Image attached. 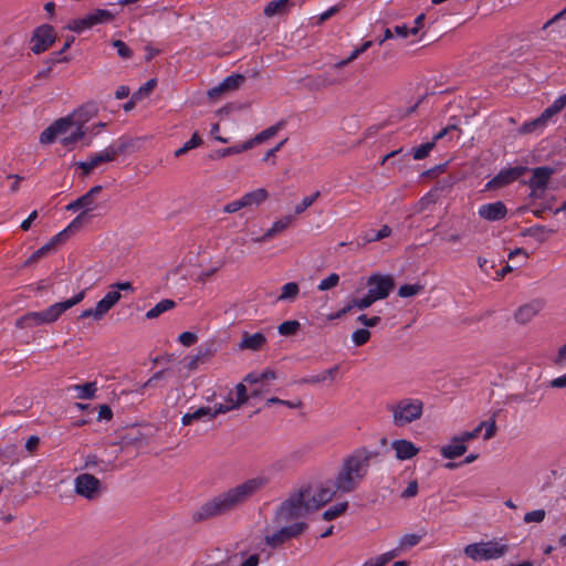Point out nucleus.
<instances>
[{"instance_id": "1", "label": "nucleus", "mask_w": 566, "mask_h": 566, "mask_svg": "<svg viewBox=\"0 0 566 566\" xmlns=\"http://www.w3.org/2000/svg\"><path fill=\"white\" fill-rule=\"evenodd\" d=\"M269 482L264 475L248 479L206 502L195 513L193 518L203 521L232 512L263 490Z\"/></svg>"}, {"instance_id": "18", "label": "nucleus", "mask_w": 566, "mask_h": 566, "mask_svg": "<svg viewBox=\"0 0 566 566\" xmlns=\"http://www.w3.org/2000/svg\"><path fill=\"white\" fill-rule=\"evenodd\" d=\"M507 209L502 201L484 203L479 207L478 214L488 221H499L506 217Z\"/></svg>"}, {"instance_id": "31", "label": "nucleus", "mask_w": 566, "mask_h": 566, "mask_svg": "<svg viewBox=\"0 0 566 566\" xmlns=\"http://www.w3.org/2000/svg\"><path fill=\"white\" fill-rule=\"evenodd\" d=\"M552 233H555L554 229H547L544 226L535 224V226H532V227L525 229L522 232V235L532 237L538 242H544V241H546L548 234H552Z\"/></svg>"}, {"instance_id": "51", "label": "nucleus", "mask_w": 566, "mask_h": 566, "mask_svg": "<svg viewBox=\"0 0 566 566\" xmlns=\"http://www.w3.org/2000/svg\"><path fill=\"white\" fill-rule=\"evenodd\" d=\"M423 290L421 284H405L401 285L398 290V295L400 297H410L415 296Z\"/></svg>"}, {"instance_id": "41", "label": "nucleus", "mask_w": 566, "mask_h": 566, "mask_svg": "<svg viewBox=\"0 0 566 566\" xmlns=\"http://www.w3.org/2000/svg\"><path fill=\"white\" fill-rule=\"evenodd\" d=\"M201 144H202V138L200 137V135L198 133H195L192 135V137L184 144L182 147L178 148L175 151V156L180 157V156L187 154L189 150L200 146Z\"/></svg>"}, {"instance_id": "47", "label": "nucleus", "mask_w": 566, "mask_h": 566, "mask_svg": "<svg viewBox=\"0 0 566 566\" xmlns=\"http://www.w3.org/2000/svg\"><path fill=\"white\" fill-rule=\"evenodd\" d=\"M235 395H237L235 401H233V399L231 397H229L228 400L230 402H232L235 406V408L238 409L243 403H245L249 399V396L247 392V387L242 382H240L235 386Z\"/></svg>"}, {"instance_id": "10", "label": "nucleus", "mask_w": 566, "mask_h": 566, "mask_svg": "<svg viewBox=\"0 0 566 566\" xmlns=\"http://www.w3.org/2000/svg\"><path fill=\"white\" fill-rule=\"evenodd\" d=\"M300 489L304 493L305 501L312 512L317 511L339 493V490H336L334 485V481H332V486H319L316 490H313L311 486H302Z\"/></svg>"}, {"instance_id": "15", "label": "nucleus", "mask_w": 566, "mask_h": 566, "mask_svg": "<svg viewBox=\"0 0 566 566\" xmlns=\"http://www.w3.org/2000/svg\"><path fill=\"white\" fill-rule=\"evenodd\" d=\"M565 106H566V101L560 95L553 102V104L551 106H548L541 114L539 117H537L536 119H534L530 123H525L523 126V130L526 133H531L537 127L545 126L552 119V117L555 116L556 114H558Z\"/></svg>"}, {"instance_id": "36", "label": "nucleus", "mask_w": 566, "mask_h": 566, "mask_svg": "<svg viewBox=\"0 0 566 566\" xmlns=\"http://www.w3.org/2000/svg\"><path fill=\"white\" fill-rule=\"evenodd\" d=\"M251 149V143L244 142L241 145H235L222 149H218L214 154L210 155L212 159L224 158L228 156L237 155L242 151Z\"/></svg>"}, {"instance_id": "58", "label": "nucleus", "mask_w": 566, "mask_h": 566, "mask_svg": "<svg viewBox=\"0 0 566 566\" xmlns=\"http://www.w3.org/2000/svg\"><path fill=\"white\" fill-rule=\"evenodd\" d=\"M233 409H237V408L232 402H230V405L217 403V405H214L213 408L210 407L209 420H212L218 415L226 413Z\"/></svg>"}, {"instance_id": "38", "label": "nucleus", "mask_w": 566, "mask_h": 566, "mask_svg": "<svg viewBox=\"0 0 566 566\" xmlns=\"http://www.w3.org/2000/svg\"><path fill=\"white\" fill-rule=\"evenodd\" d=\"M298 292H300L298 284L295 282H289L282 286L281 294L277 296L276 301L277 302H284V301L293 302L297 297Z\"/></svg>"}, {"instance_id": "33", "label": "nucleus", "mask_w": 566, "mask_h": 566, "mask_svg": "<svg viewBox=\"0 0 566 566\" xmlns=\"http://www.w3.org/2000/svg\"><path fill=\"white\" fill-rule=\"evenodd\" d=\"M391 234V229L388 226H382L379 230H368L361 235V245L367 243L380 241Z\"/></svg>"}, {"instance_id": "7", "label": "nucleus", "mask_w": 566, "mask_h": 566, "mask_svg": "<svg viewBox=\"0 0 566 566\" xmlns=\"http://www.w3.org/2000/svg\"><path fill=\"white\" fill-rule=\"evenodd\" d=\"M463 552L474 562L499 559L509 552V545L501 541L480 542L467 545Z\"/></svg>"}, {"instance_id": "46", "label": "nucleus", "mask_w": 566, "mask_h": 566, "mask_svg": "<svg viewBox=\"0 0 566 566\" xmlns=\"http://www.w3.org/2000/svg\"><path fill=\"white\" fill-rule=\"evenodd\" d=\"M210 356L209 352H199L198 354L190 356L187 358L186 368L188 370H195L198 366L206 361V359Z\"/></svg>"}, {"instance_id": "37", "label": "nucleus", "mask_w": 566, "mask_h": 566, "mask_svg": "<svg viewBox=\"0 0 566 566\" xmlns=\"http://www.w3.org/2000/svg\"><path fill=\"white\" fill-rule=\"evenodd\" d=\"M210 407H200L193 411H189L185 413L181 418V423L184 426H190L193 421H199L205 418L209 419Z\"/></svg>"}, {"instance_id": "12", "label": "nucleus", "mask_w": 566, "mask_h": 566, "mask_svg": "<svg viewBox=\"0 0 566 566\" xmlns=\"http://www.w3.org/2000/svg\"><path fill=\"white\" fill-rule=\"evenodd\" d=\"M75 492L87 500H96L102 492L101 481L92 474L82 473L74 480Z\"/></svg>"}, {"instance_id": "63", "label": "nucleus", "mask_w": 566, "mask_h": 566, "mask_svg": "<svg viewBox=\"0 0 566 566\" xmlns=\"http://www.w3.org/2000/svg\"><path fill=\"white\" fill-rule=\"evenodd\" d=\"M394 32L399 38H407L409 34L416 35L418 33V27L409 28L406 24L396 25Z\"/></svg>"}, {"instance_id": "17", "label": "nucleus", "mask_w": 566, "mask_h": 566, "mask_svg": "<svg viewBox=\"0 0 566 566\" xmlns=\"http://www.w3.org/2000/svg\"><path fill=\"white\" fill-rule=\"evenodd\" d=\"M72 128L70 126V120L65 117L55 120L48 128H45L40 135L41 144H51L55 140V138L60 135H70Z\"/></svg>"}, {"instance_id": "25", "label": "nucleus", "mask_w": 566, "mask_h": 566, "mask_svg": "<svg viewBox=\"0 0 566 566\" xmlns=\"http://www.w3.org/2000/svg\"><path fill=\"white\" fill-rule=\"evenodd\" d=\"M467 446L455 436L449 444L441 448V455L446 459L453 460L467 452Z\"/></svg>"}, {"instance_id": "6", "label": "nucleus", "mask_w": 566, "mask_h": 566, "mask_svg": "<svg viewBox=\"0 0 566 566\" xmlns=\"http://www.w3.org/2000/svg\"><path fill=\"white\" fill-rule=\"evenodd\" d=\"M97 112L98 107L95 103H86L74 111L71 115L66 116L65 118L70 120L72 132L70 135L64 136L61 139V143L65 147H71L82 139L86 133L84 130L85 123L93 118Z\"/></svg>"}, {"instance_id": "45", "label": "nucleus", "mask_w": 566, "mask_h": 566, "mask_svg": "<svg viewBox=\"0 0 566 566\" xmlns=\"http://www.w3.org/2000/svg\"><path fill=\"white\" fill-rule=\"evenodd\" d=\"M17 452V447L15 446H7L4 447L3 449H0V462L2 464H6V463H15L18 462V457L15 454Z\"/></svg>"}, {"instance_id": "19", "label": "nucleus", "mask_w": 566, "mask_h": 566, "mask_svg": "<svg viewBox=\"0 0 566 566\" xmlns=\"http://www.w3.org/2000/svg\"><path fill=\"white\" fill-rule=\"evenodd\" d=\"M245 81L242 74H232L227 76L218 86L212 87L208 91L209 97L213 98L219 96L221 93L238 90Z\"/></svg>"}, {"instance_id": "52", "label": "nucleus", "mask_w": 566, "mask_h": 566, "mask_svg": "<svg viewBox=\"0 0 566 566\" xmlns=\"http://www.w3.org/2000/svg\"><path fill=\"white\" fill-rule=\"evenodd\" d=\"M421 535L406 534L399 541L400 549L406 551L419 544Z\"/></svg>"}, {"instance_id": "4", "label": "nucleus", "mask_w": 566, "mask_h": 566, "mask_svg": "<svg viewBox=\"0 0 566 566\" xmlns=\"http://www.w3.org/2000/svg\"><path fill=\"white\" fill-rule=\"evenodd\" d=\"M312 513L301 489L292 492L275 510L273 521L276 524L289 523Z\"/></svg>"}, {"instance_id": "11", "label": "nucleus", "mask_w": 566, "mask_h": 566, "mask_svg": "<svg viewBox=\"0 0 566 566\" xmlns=\"http://www.w3.org/2000/svg\"><path fill=\"white\" fill-rule=\"evenodd\" d=\"M368 293L376 301L385 300L395 287L392 276L387 274L374 273L367 280Z\"/></svg>"}, {"instance_id": "13", "label": "nucleus", "mask_w": 566, "mask_h": 566, "mask_svg": "<svg viewBox=\"0 0 566 566\" xmlns=\"http://www.w3.org/2000/svg\"><path fill=\"white\" fill-rule=\"evenodd\" d=\"M55 40L54 29L50 24H42L36 28L31 39V51L34 54H40L46 51Z\"/></svg>"}, {"instance_id": "59", "label": "nucleus", "mask_w": 566, "mask_h": 566, "mask_svg": "<svg viewBox=\"0 0 566 566\" xmlns=\"http://www.w3.org/2000/svg\"><path fill=\"white\" fill-rule=\"evenodd\" d=\"M545 516H546V513L544 510H534V511L527 512L524 515L523 521L525 523H541L544 521Z\"/></svg>"}, {"instance_id": "28", "label": "nucleus", "mask_w": 566, "mask_h": 566, "mask_svg": "<svg viewBox=\"0 0 566 566\" xmlns=\"http://www.w3.org/2000/svg\"><path fill=\"white\" fill-rule=\"evenodd\" d=\"M122 295L118 291H109L106 295L97 302L96 311L102 318L105 314L120 300Z\"/></svg>"}, {"instance_id": "8", "label": "nucleus", "mask_w": 566, "mask_h": 566, "mask_svg": "<svg viewBox=\"0 0 566 566\" xmlns=\"http://www.w3.org/2000/svg\"><path fill=\"white\" fill-rule=\"evenodd\" d=\"M527 172H532V177L526 181V185L531 189L530 197L533 199L543 198L552 176L556 170L548 166H542L532 169L528 168Z\"/></svg>"}, {"instance_id": "20", "label": "nucleus", "mask_w": 566, "mask_h": 566, "mask_svg": "<svg viewBox=\"0 0 566 566\" xmlns=\"http://www.w3.org/2000/svg\"><path fill=\"white\" fill-rule=\"evenodd\" d=\"M113 160H114V158L111 155L108 147H106L105 149L93 154L87 161L78 163L77 166H78V168H81L83 170V174L85 176H87L92 172L93 169H95L99 165H102L104 163H109Z\"/></svg>"}, {"instance_id": "35", "label": "nucleus", "mask_w": 566, "mask_h": 566, "mask_svg": "<svg viewBox=\"0 0 566 566\" xmlns=\"http://www.w3.org/2000/svg\"><path fill=\"white\" fill-rule=\"evenodd\" d=\"M91 25L111 22L115 18V13L106 9H95L87 14Z\"/></svg>"}, {"instance_id": "40", "label": "nucleus", "mask_w": 566, "mask_h": 566, "mask_svg": "<svg viewBox=\"0 0 566 566\" xmlns=\"http://www.w3.org/2000/svg\"><path fill=\"white\" fill-rule=\"evenodd\" d=\"M434 148V142H427L410 150V155L415 160H421L429 156L430 151Z\"/></svg>"}, {"instance_id": "3", "label": "nucleus", "mask_w": 566, "mask_h": 566, "mask_svg": "<svg viewBox=\"0 0 566 566\" xmlns=\"http://www.w3.org/2000/svg\"><path fill=\"white\" fill-rule=\"evenodd\" d=\"M85 291H81L70 300L64 302L54 303L46 310L41 312H29L21 317L17 318L15 327L20 329L33 328L43 324L54 323L60 316L71 307L75 306L83 301Z\"/></svg>"}, {"instance_id": "32", "label": "nucleus", "mask_w": 566, "mask_h": 566, "mask_svg": "<svg viewBox=\"0 0 566 566\" xmlns=\"http://www.w3.org/2000/svg\"><path fill=\"white\" fill-rule=\"evenodd\" d=\"M176 306V302L170 298L161 300L159 303H157L154 307H151L146 313L147 319H154L159 317L161 314L172 310Z\"/></svg>"}, {"instance_id": "50", "label": "nucleus", "mask_w": 566, "mask_h": 566, "mask_svg": "<svg viewBox=\"0 0 566 566\" xmlns=\"http://www.w3.org/2000/svg\"><path fill=\"white\" fill-rule=\"evenodd\" d=\"M400 551H401L400 546H398L397 548H395L390 552H387V553L378 556L375 559H369V562H371V564L374 566H385L388 562H390L391 559L397 557L399 555Z\"/></svg>"}, {"instance_id": "62", "label": "nucleus", "mask_w": 566, "mask_h": 566, "mask_svg": "<svg viewBox=\"0 0 566 566\" xmlns=\"http://www.w3.org/2000/svg\"><path fill=\"white\" fill-rule=\"evenodd\" d=\"M113 46L116 49L117 54L123 59H129L133 54L132 50L122 40L113 41Z\"/></svg>"}, {"instance_id": "5", "label": "nucleus", "mask_w": 566, "mask_h": 566, "mask_svg": "<svg viewBox=\"0 0 566 566\" xmlns=\"http://www.w3.org/2000/svg\"><path fill=\"white\" fill-rule=\"evenodd\" d=\"M424 405L418 398H402L387 406L391 412L392 423L400 428L405 427L422 417Z\"/></svg>"}, {"instance_id": "64", "label": "nucleus", "mask_w": 566, "mask_h": 566, "mask_svg": "<svg viewBox=\"0 0 566 566\" xmlns=\"http://www.w3.org/2000/svg\"><path fill=\"white\" fill-rule=\"evenodd\" d=\"M178 340L184 346H192L197 343L198 336L192 332H184L178 336Z\"/></svg>"}, {"instance_id": "24", "label": "nucleus", "mask_w": 566, "mask_h": 566, "mask_svg": "<svg viewBox=\"0 0 566 566\" xmlns=\"http://www.w3.org/2000/svg\"><path fill=\"white\" fill-rule=\"evenodd\" d=\"M265 343L266 337L262 333L249 334L248 332H244L238 346L241 350H259L264 346Z\"/></svg>"}, {"instance_id": "53", "label": "nucleus", "mask_w": 566, "mask_h": 566, "mask_svg": "<svg viewBox=\"0 0 566 566\" xmlns=\"http://www.w3.org/2000/svg\"><path fill=\"white\" fill-rule=\"evenodd\" d=\"M321 196L319 191L314 192L311 196L304 197L303 200L295 206V213L301 214L303 213L307 208H310Z\"/></svg>"}, {"instance_id": "43", "label": "nucleus", "mask_w": 566, "mask_h": 566, "mask_svg": "<svg viewBox=\"0 0 566 566\" xmlns=\"http://www.w3.org/2000/svg\"><path fill=\"white\" fill-rule=\"evenodd\" d=\"M375 302L377 301L374 300V297L367 292V294L364 295L363 297L353 298L348 303L352 306V310L358 308L363 311L370 307Z\"/></svg>"}, {"instance_id": "29", "label": "nucleus", "mask_w": 566, "mask_h": 566, "mask_svg": "<svg viewBox=\"0 0 566 566\" xmlns=\"http://www.w3.org/2000/svg\"><path fill=\"white\" fill-rule=\"evenodd\" d=\"M111 155L115 159L119 155H125L135 149V142L130 138L120 137L108 146Z\"/></svg>"}, {"instance_id": "2", "label": "nucleus", "mask_w": 566, "mask_h": 566, "mask_svg": "<svg viewBox=\"0 0 566 566\" xmlns=\"http://www.w3.org/2000/svg\"><path fill=\"white\" fill-rule=\"evenodd\" d=\"M379 455L378 451L359 447L344 455L334 475V485L340 494L357 491L368 475L371 461Z\"/></svg>"}, {"instance_id": "27", "label": "nucleus", "mask_w": 566, "mask_h": 566, "mask_svg": "<svg viewBox=\"0 0 566 566\" xmlns=\"http://www.w3.org/2000/svg\"><path fill=\"white\" fill-rule=\"evenodd\" d=\"M292 7V0H273L265 6L264 15L272 18L274 15L285 14Z\"/></svg>"}, {"instance_id": "44", "label": "nucleus", "mask_w": 566, "mask_h": 566, "mask_svg": "<svg viewBox=\"0 0 566 566\" xmlns=\"http://www.w3.org/2000/svg\"><path fill=\"white\" fill-rule=\"evenodd\" d=\"M55 247L50 241L46 244L42 245L40 249H38L27 261L25 265L32 264L33 262H36L39 259L50 254L51 252L55 251Z\"/></svg>"}, {"instance_id": "61", "label": "nucleus", "mask_w": 566, "mask_h": 566, "mask_svg": "<svg viewBox=\"0 0 566 566\" xmlns=\"http://www.w3.org/2000/svg\"><path fill=\"white\" fill-rule=\"evenodd\" d=\"M78 203H81L82 212H85V216H88V212L95 208V201L87 192L78 198Z\"/></svg>"}, {"instance_id": "57", "label": "nucleus", "mask_w": 566, "mask_h": 566, "mask_svg": "<svg viewBox=\"0 0 566 566\" xmlns=\"http://www.w3.org/2000/svg\"><path fill=\"white\" fill-rule=\"evenodd\" d=\"M339 282V275L336 273L329 274L327 277L322 280L318 284L319 291H327L332 287H335Z\"/></svg>"}, {"instance_id": "49", "label": "nucleus", "mask_w": 566, "mask_h": 566, "mask_svg": "<svg viewBox=\"0 0 566 566\" xmlns=\"http://www.w3.org/2000/svg\"><path fill=\"white\" fill-rule=\"evenodd\" d=\"M400 551H401L400 546H398L397 548H395L390 552H387V553L378 556L375 559H369V562H371V564L374 566H385L388 562H390L391 559L397 557L399 555Z\"/></svg>"}, {"instance_id": "9", "label": "nucleus", "mask_w": 566, "mask_h": 566, "mask_svg": "<svg viewBox=\"0 0 566 566\" xmlns=\"http://www.w3.org/2000/svg\"><path fill=\"white\" fill-rule=\"evenodd\" d=\"M307 526L305 522H295L291 525L282 526L274 533L265 535L264 543L275 549L290 539L301 536L307 530Z\"/></svg>"}, {"instance_id": "34", "label": "nucleus", "mask_w": 566, "mask_h": 566, "mask_svg": "<svg viewBox=\"0 0 566 566\" xmlns=\"http://www.w3.org/2000/svg\"><path fill=\"white\" fill-rule=\"evenodd\" d=\"M70 389H73L77 392V395H76L77 399H82V400L93 399L97 391V384H96V381H91V382H85L83 385H74Z\"/></svg>"}, {"instance_id": "26", "label": "nucleus", "mask_w": 566, "mask_h": 566, "mask_svg": "<svg viewBox=\"0 0 566 566\" xmlns=\"http://www.w3.org/2000/svg\"><path fill=\"white\" fill-rule=\"evenodd\" d=\"M269 198V192L264 188H258L242 196L244 207L253 209L262 205Z\"/></svg>"}, {"instance_id": "54", "label": "nucleus", "mask_w": 566, "mask_h": 566, "mask_svg": "<svg viewBox=\"0 0 566 566\" xmlns=\"http://www.w3.org/2000/svg\"><path fill=\"white\" fill-rule=\"evenodd\" d=\"M67 28L76 33H81L84 30L91 29L92 25L86 14L84 18L73 20Z\"/></svg>"}, {"instance_id": "39", "label": "nucleus", "mask_w": 566, "mask_h": 566, "mask_svg": "<svg viewBox=\"0 0 566 566\" xmlns=\"http://www.w3.org/2000/svg\"><path fill=\"white\" fill-rule=\"evenodd\" d=\"M347 507H348V502L337 503V504L328 507L323 513V518L325 521H333V520L337 518L338 516H340L342 514H344L346 512Z\"/></svg>"}, {"instance_id": "56", "label": "nucleus", "mask_w": 566, "mask_h": 566, "mask_svg": "<svg viewBox=\"0 0 566 566\" xmlns=\"http://www.w3.org/2000/svg\"><path fill=\"white\" fill-rule=\"evenodd\" d=\"M90 221V217L85 216V212H81L71 223L65 228L70 233H73L81 229L85 223Z\"/></svg>"}, {"instance_id": "22", "label": "nucleus", "mask_w": 566, "mask_h": 566, "mask_svg": "<svg viewBox=\"0 0 566 566\" xmlns=\"http://www.w3.org/2000/svg\"><path fill=\"white\" fill-rule=\"evenodd\" d=\"M391 448L395 450L396 457L399 460H409L419 451L411 441L405 439L392 441Z\"/></svg>"}, {"instance_id": "21", "label": "nucleus", "mask_w": 566, "mask_h": 566, "mask_svg": "<svg viewBox=\"0 0 566 566\" xmlns=\"http://www.w3.org/2000/svg\"><path fill=\"white\" fill-rule=\"evenodd\" d=\"M542 310V303L539 301H533L525 305L520 306L515 312V319L520 324H526L532 318L537 315V313Z\"/></svg>"}, {"instance_id": "60", "label": "nucleus", "mask_w": 566, "mask_h": 566, "mask_svg": "<svg viewBox=\"0 0 566 566\" xmlns=\"http://www.w3.org/2000/svg\"><path fill=\"white\" fill-rule=\"evenodd\" d=\"M273 403H279V405H282V406H286V407L292 408V409H296V408H301L302 407V401L301 400L290 401V400L280 399L277 397H271L265 402V405L268 407H270Z\"/></svg>"}, {"instance_id": "16", "label": "nucleus", "mask_w": 566, "mask_h": 566, "mask_svg": "<svg viewBox=\"0 0 566 566\" xmlns=\"http://www.w3.org/2000/svg\"><path fill=\"white\" fill-rule=\"evenodd\" d=\"M565 106H566V101L560 95L553 102V104L551 106H548L541 114L539 117H537L536 119H534L530 123H525L523 126V130L526 133H531L537 127L545 126L552 119V117L555 116L556 114H558Z\"/></svg>"}, {"instance_id": "55", "label": "nucleus", "mask_w": 566, "mask_h": 566, "mask_svg": "<svg viewBox=\"0 0 566 566\" xmlns=\"http://www.w3.org/2000/svg\"><path fill=\"white\" fill-rule=\"evenodd\" d=\"M370 338V332L366 328L356 329L352 334V340L356 346L365 345Z\"/></svg>"}, {"instance_id": "42", "label": "nucleus", "mask_w": 566, "mask_h": 566, "mask_svg": "<svg viewBox=\"0 0 566 566\" xmlns=\"http://www.w3.org/2000/svg\"><path fill=\"white\" fill-rule=\"evenodd\" d=\"M300 327L301 324L298 321L291 319L280 324L277 331L282 336H292L298 332Z\"/></svg>"}, {"instance_id": "48", "label": "nucleus", "mask_w": 566, "mask_h": 566, "mask_svg": "<svg viewBox=\"0 0 566 566\" xmlns=\"http://www.w3.org/2000/svg\"><path fill=\"white\" fill-rule=\"evenodd\" d=\"M400 551H401L400 546H398L397 548H395L390 552H387V553L378 556L375 559H369V562H371V564L374 566H385L388 562H390L391 559L397 557L399 555Z\"/></svg>"}, {"instance_id": "14", "label": "nucleus", "mask_w": 566, "mask_h": 566, "mask_svg": "<svg viewBox=\"0 0 566 566\" xmlns=\"http://www.w3.org/2000/svg\"><path fill=\"white\" fill-rule=\"evenodd\" d=\"M528 171V167L525 166H516L507 169H502L494 178H492L488 184V189H497L505 187L515 180H517L520 177H522L524 174Z\"/></svg>"}, {"instance_id": "30", "label": "nucleus", "mask_w": 566, "mask_h": 566, "mask_svg": "<svg viewBox=\"0 0 566 566\" xmlns=\"http://www.w3.org/2000/svg\"><path fill=\"white\" fill-rule=\"evenodd\" d=\"M284 126H285V122L280 120L275 125L262 130L261 133L256 134L253 138H251L247 142L251 143V148H253L255 145L261 144V143L274 137Z\"/></svg>"}, {"instance_id": "23", "label": "nucleus", "mask_w": 566, "mask_h": 566, "mask_svg": "<svg viewBox=\"0 0 566 566\" xmlns=\"http://www.w3.org/2000/svg\"><path fill=\"white\" fill-rule=\"evenodd\" d=\"M293 221H294L293 216H286L280 220H276L272 224V227L265 231V233L262 237L255 238V239H253V241L258 242V243L265 242V241L274 238L276 234L281 233L282 231H284L285 229H287Z\"/></svg>"}]
</instances>
